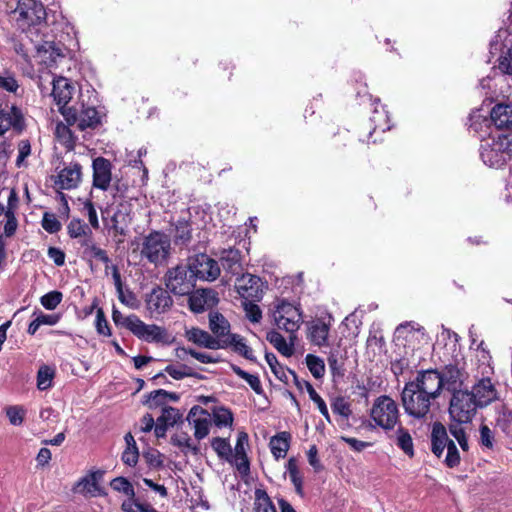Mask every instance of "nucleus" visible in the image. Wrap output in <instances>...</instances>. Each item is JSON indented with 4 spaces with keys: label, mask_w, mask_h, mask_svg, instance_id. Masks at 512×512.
Listing matches in <instances>:
<instances>
[{
    "label": "nucleus",
    "mask_w": 512,
    "mask_h": 512,
    "mask_svg": "<svg viewBox=\"0 0 512 512\" xmlns=\"http://www.w3.org/2000/svg\"><path fill=\"white\" fill-rule=\"evenodd\" d=\"M188 271L189 269L182 265L169 269L166 274V287L176 295L189 294L194 287V276L188 274Z\"/></svg>",
    "instance_id": "obj_12"
},
{
    "label": "nucleus",
    "mask_w": 512,
    "mask_h": 512,
    "mask_svg": "<svg viewBox=\"0 0 512 512\" xmlns=\"http://www.w3.org/2000/svg\"><path fill=\"white\" fill-rule=\"evenodd\" d=\"M187 421L194 429V437L197 440H202L208 436L211 426L210 413L200 406H193L188 415Z\"/></svg>",
    "instance_id": "obj_19"
},
{
    "label": "nucleus",
    "mask_w": 512,
    "mask_h": 512,
    "mask_svg": "<svg viewBox=\"0 0 512 512\" xmlns=\"http://www.w3.org/2000/svg\"><path fill=\"white\" fill-rule=\"evenodd\" d=\"M287 471L297 493L302 494L303 479L298 470L297 461L294 458L288 460Z\"/></svg>",
    "instance_id": "obj_45"
},
{
    "label": "nucleus",
    "mask_w": 512,
    "mask_h": 512,
    "mask_svg": "<svg viewBox=\"0 0 512 512\" xmlns=\"http://www.w3.org/2000/svg\"><path fill=\"white\" fill-rule=\"evenodd\" d=\"M170 250V237L161 231H152L144 236L140 253L148 262L159 266L167 261Z\"/></svg>",
    "instance_id": "obj_3"
},
{
    "label": "nucleus",
    "mask_w": 512,
    "mask_h": 512,
    "mask_svg": "<svg viewBox=\"0 0 512 512\" xmlns=\"http://www.w3.org/2000/svg\"><path fill=\"white\" fill-rule=\"evenodd\" d=\"M95 324H96V330L100 335H104V336L111 335V330H110L109 324H108V322L105 318L104 312L101 308H99L97 310Z\"/></svg>",
    "instance_id": "obj_63"
},
{
    "label": "nucleus",
    "mask_w": 512,
    "mask_h": 512,
    "mask_svg": "<svg viewBox=\"0 0 512 512\" xmlns=\"http://www.w3.org/2000/svg\"><path fill=\"white\" fill-rule=\"evenodd\" d=\"M242 512H276V509L266 491L256 489L252 509L242 510Z\"/></svg>",
    "instance_id": "obj_36"
},
{
    "label": "nucleus",
    "mask_w": 512,
    "mask_h": 512,
    "mask_svg": "<svg viewBox=\"0 0 512 512\" xmlns=\"http://www.w3.org/2000/svg\"><path fill=\"white\" fill-rule=\"evenodd\" d=\"M305 361L309 371L316 379L322 378L324 376L325 364L320 357L313 354H308L305 357Z\"/></svg>",
    "instance_id": "obj_44"
},
{
    "label": "nucleus",
    "mask_w": 512,
    "mask_h": 512,
    "mask_svg": "<svg viewBox=\"0 0 512 512\" xmlns=\"http://www.w3.org/2000/svg\"><path fill=\"white\" fill-rule=\"evenodd\" d=\"M248 444V435L244 432L239 433L235 445V459L238 469L246 472L249 469V463L246 456L245 446Z\"/></svg>",
    "instance_id": "obj_34"
},
{
    "label": "nucleus",
    "mask_w": 512,
    "mask_h": 512,
    "mask_svg": "<svg viewBox=\"0 0 512 512\" xmlns=\"http://www.w3.org/2000/svg\"><path fill=\"white\" fill-rule=\"evenodd\" d=\"M211 446L221 458H228L231 455L232 449L229 442L220 437H216L211 441Z\"/></svg>",
    "instance_id": "obj_55"
},
{
    "label": "nucleus",
    "mask_w": 512,
    "mask_h": 512,
    "mask_svg": "<svg viewBox=\"0 0 512 512\" xmlns=\"http://www.w3.org/2000/svg\"><path fill=\"white\" fill-rule=\"evenodd\" d=\"M258 301H242L246 318L252 323H259L262 319V310L257 304Z\"/></svg>",
    "instance_id": "obj_46"
},
{
    "label": "nucleus",
    "mask_w": 512,
    "mask_h": 512,
    "mask_svg": "<svg viewBox=\"0 0 512 512\" xmlns=\"http://www.w3.org/2000/svg\"><path fill=\"white\" fill-rule=\"evenodd\" d=\"M266 339L282 355L289 357L293 354V343H288L278 331H268Z\"/></svg>",
    "instance_id": "obj_35"
},
{
    "label": "nucleus",
    "mask_w": 512,
    "mask_h": 512,
    "mask_svg": "<svg viewBox=\"0 0 512 512\" xmlns=\"http://www.w3.org/2000/svg\"><path fill=\"white\" fill-rule=\"evenodd\" d=\"M63 295L60 291H51L43 295L40 302L47 310H54L62 301Z\"/></svg>",
    "instance_id": "obj_53"
},
{
    "label": "nucleus",
    "mask_w": 512,
    "mask_h": 512,
    "mask_svg": "<svg viewBox=\"0 0 512 512\" xmlns=\"http://www.w3.org/2000/svg\"><path fill=\"white\" fill-rule=\"evenodd\" d=\"M481 408L473 395L466 390L455 391L450 399L449 417L450 420L470 423L474 418L477 409Z\"/></svg>",
    "instance_id": "obj_6"
},
{
    "label": "nucleus",
    "mask_w": 512,
    "mask_h": 512,
    "mask_svg": "<svg viewBox=\"0 0 512 512\" xmlns=\"http://www.w3.org/2000/svg\"><path fill=\"white\" fill-rule=\"evenodd\" d=\"M103 221L111 233L114 242L118 245L124 243L125 237L128 234V228L132 221L130 216V209L127 204L121 203L117 206L109 222L103 217Z\"/></svg>",
    "instance_id": "obj_9"
},
{
    "label": "nucleus",
    "mask_w": 512,
    "mask_h": 512,
    "mask_svg": "<svg viewBox=\"0 0 512 512\" xmlns=\"http://www.w3.org/2000/svg\"><path fill=\"white\" fill-rule=\"evenodd\" d=\"M223 342L227 343V347L231 346L233 351L249 361H256L251 347L246 343L244 337L238 334H230L228 337L223 339Z\"/></svg>",
    "instance_id": "obj_29"
},
{
    "label": "nucleus",
    "mask_w": 512,
    "mask_h": 512,
    "mask_svg": "<svg viewBox=\"0 0 512 512\" xmlns=\"http://www.w3.org/2000/svg\"><path fill=\"white\" fill-rule=\"evenodd\" d=\"M209 327L217 339H225L229 336L230 324L220 313H211L209 315Z\"/></svg>",
    "instance_id": "obj_30"
},
{
    "label": "nucleus",
    "mask_w": 512,
    "mask_h": 512,
    "mask_svg": "<svg viewBox=\"0 0 512 512\" xmlns=\"http://www.w3.org/2000/svg\"><path fill=\"white\" fill-rule=\"evenodd\" d=\"M410 387L437 399L444 385V379L437 370H425L417 374L413 381L408 382Z\"/></svg>",
    "instance_id": "obj_11"
},
{
    "label": "nucleus",
    "mask_w": 512,
    "mask_h": 512,
    "mask_svg": "<svg viewBox=\"0 0 512 512\" xmlns=\"http://www.w3.org/2000/svg\"><path fill=\"white\" fill-rule=\"evenodd\" d=\"M25 128L24 115L17 106H6L0 108V136L12 130L20 134Z\"/></svg>",
    "instance_id": "obj_15"
},
{
    "label": "nucleus",
    "mask_w": 512,
    "mask_h": 512,
    "mask_svg": "<svg viewBox=\"0 0 512 512\" xmlns=\"http://www.w3.org/2000/svg\"><path fill=\"white\" fill-rule=\"evenodd\" d=\"M55 370L47 365L41 366L37 373V388L47 390L52 386Z\"/></svg>",
    "instance_id": "obj_42"
},
{
    "label": "nucleus",
    "mask_w": 512,
    "mask_h": 512,
    "mask_svg": "<svg viewBox=\"0 0 512 512\" xmlns=\"http://www.w3.org/2000/svg\"><path fill=\"white\" fill-rule=\"evenodd\" d=\"M401 400L406 414L415 419H425L431 412L436 399L417 391L406 383L401 394Z\"/></svg>",
    "instance_id": "obj_5"
},
{
    "label": "nucleus",
    "mask_w": 512,
    "mask_h": 512,
    "mask_svg": "<svg viewBox=\"0 0 512 512\" xmlns=\"http://www.w3.org/2000/svg\"><path fill=\"white\" fill-rule=\"evenodd\" d=\"M467 422H459L451 420L448 425L450 435L458 442L463 453H467L470 449L466 429L463 426Z\"/></svg>",
    "instance_id": "obj_32"
},
{
    "label": "nucleus",
    "mask_w": 512,
    "mask_h": 512,
    "mask_svg": "<svg viewBox=\"0 0 512 512\" xmlns=\"http://www.w3.org/2000/svg\"><path fill=\"white\" fill-rule=\"evenodd\" d=\"M121 508L124 512H158L150 505L139 503L133 497L124 501Z\"/></svg>",
    "instance_id": "obj_51"
},
{
    "label": "nucleus",
    "mask_w": 512,
    "mask_h": 512,
    "mask_svg": "<svg viewBox=\"0 0 512 512\" xmlns=\"http://www.w3.org/2000/svg\"><path fill=\"white\" fill-rule=\"evenodd\" d=\"M130 321L131 332L139 339L146 342H160L163 341L166 335L165 330L155 324H146L138 316L136 319Z\"/></svg>",
    "instance_id": "obj_21"
},
{
    "label": "nucleus",
    "mask_w": 512,
    "mask_h": 512,
    "mask_svg": "<svg viewBox=\"0 0 512 512\" xmlns=\"http://www.w3.org/2000/svg\"><path fill=\"white\" fill-rule=\"evenodd\" d=\"M31 154V144L29 140H21L18 144V156L16 159L17 167L25 165L26 158Z\"/></svg>",
    "instance_id": "obj_62"
},
{
    "label": "nucleus",
    "mask_w": 512,
    "mask_h": 512,
    "mask_svg": "<svg viewBox=\"0 0 512 512\" xmlns=\"http://www.w3.org/2000/svg\"><path fill=\"white\" fill-rule=\"evenodd\" d=\"M186 338L198 346L208 349H224L227 348V343L223 339L213 337L209 332L199 328H191L186 331Z\"/></svg>",
    "instance_id": "obj_25"
},
{
    "label": "nucleus",
    "mask_w": 512,
    "mask_h": 512,
    "mask_svg": "<svg viewBox=\"0 0 512 512\" xmlns=\"http://www.w3.org/2000/svg\"><path fill=\"white\" fill-rule=\"evenodd\" d=\"M431 450L438 458L442 457L445 449L446 455L444 463L449 468L459 466L461 462V454L453 440L449 439L446 427L440 423L435 422L431 431Z\"/></svg>",
    "instance_id": "obj_2"
},
{
    "label": "nucleus",
    "mask_w": 512,
    "mask_h": 512,
    "mask_svg": "<svg viewBox=\"0 0 512 512\" xmlns=\"http://www.w3.org/2000/svg\"><path fill=\"white\" fill-rule=\"evenodd\" d=\"M371 418L381 428L391 430L399 419L397 403L389 396H379L373 403Z\"/></svg>",
    "instance_id": "obj_7"
},
{
    "label": "nucleus",
    "mask_w": 512,
    "mask_h": 512,
    "mask_svg": "<svg viewBox=\"0 0 512 512\" xmlns=\"http://www.w3.org/2000/svg\"><path fill=\"white\" fill-rule=\"evenodd\" d=\"M173 445L181 448L182 450H190L195 454L198 452V448L193 444L191 438L187 433H179L171 438Z\"/></svg>",
    "instance_id": "obj_50"
},
{
    "label": "nucleus",
    "mask_w": 512,
    "mask_h": 512,
    "mask_svg": "<svg viewBox=\"0 0 512 512\" xmlns=\"http://www.w3.org/2000/svg\"><path fill=\"white\" fill-rule=\"evenodd\" d=\"M69 124L59 122L55 127V136L60 144L65 146L68 150H72L75 146L76 137L73 135Z\"/></svg>",
    "instance_id": "obj_38"
},
{
    "label": "nucleus",
    "mask_w": 512,
    "mask_h": 512,
    "mask_svg": "<svg viewBox=\"0 0 512 512\" xmlns=\"http://www.w3.org/2000/svg\"><path fill=\"white\" fill-rule=\"evenodd\" d=\"M211 419L217 427H227L231 426L233 423V415L231 411L224 407L215 408Z\"/></svg>",
    "instance_id": "obj_43"
},
{
    "label": "nucleus",
    "mask_w": 512,
    "mask_h": 512,
    "mask_svg": "<svg viewBox=\"0 0 512 512\" xmlns=\"http://www.w3.org/2000/svg\"><path fill=\"white\" fill-rule=\"evenodd\" d=\"M75 93V87L67 78L58 77L53 80L52 97L58 106L59 112L63 115L66 122L75 121L73 106L68 107Z\"/></svg>",
    "instance_id": "obj_8"
},
{
    "label": "nucleus",
    "mask_w": 512,
    "mask_h": 512,
    "mask_svg": "<svg viewBox=\"0 0 512 512\" xmlns=\"http://www.w3.org/2000/svg\"><path fill=\"white\" fill-rule=\"evenodd\" d=\"M479 443L480 445L488 450H492L495 443V434L494 432L485 424L481 425L479 428Z\"/></svg>",
    "instance_id": "obj_52"
},
{
    "label": "nucleus",
    "mask_w": 512,
    "mask_h": 512,
    "mask_svg": "<svg viewBox=\"0 0 512 512\" xmlns=\"http://www.w3.org/2000/svg\"><path fill=\"white\" fill-rule=\"evenodd\" d=\"M93 186L106 191L112 180V165L109 160L98 157L93 160Z\"/></svg>",
    "instance_id": "obj_24"
},
{
    "label": "nucleus",
    "mask_w": 512,
    "mask_h": 512,
    "mask_svg": "<svg viewBox=\"0 0 512 512\" xmlns=\"http://www.w3.org/2000/svg\"><path fill=\"white\" fill-rule=\"evenodd\" d=\"M102 477L103 471H92L77 481L74 491L84 496L95 497L97 495H102L104 494V491L99 485V481Z\"/></svg>",
    "instance_id": "obj_23"
},
{
    "label": "nucleus",
    "mask_w": 512,
    "mask_h": 512,
    "mask_svg": "<svg viewBox=\"0 0 512 512\" xmlns=\"http://www.w3.org/2000/svg\"><path fill=\"white\" fill-rule=\"evenodd\" d=\"M15 13L19 16L18 20L28 26L40 24L46 19L45 7L38 0H19Z\"/></svg>",
    "instance_id": "obj_13"
},
{
    "label": "nucleus",
    "mask_w": 512,
    "mask_h": 512,
    "mask_svg": "<svg viewBox=\"0 0 512 512\" xmlns=\"http://www.w3.org/2000/svg\"><path fill=\"white\" fill-rule=\"evenodd\" d=\"M146 308L151 317H157L167 312L173 305L169 292L161 287H155L146 296Z\"/></svg>",
    "instance_id": "obj_18"
},
{
    "label": "nucleus",
    "mask_w": 512,
    "mask_h": 512,
    "mask_svg": "<svg viewBox=\"0 0 512 512\" xmlns=\"http://www.w3.org/2000/svg\"><path fill=\"white\" fill-rule=\"evenodd\" d=\"M221 264L223 269L231 274L238 275L242 272L241 254L237 249L224 250L221 254Z\"/></svg>",
    "instance_id": "obj_28"
},
{
    "label": "nucleus",
    "mask_w": 512,
    "mask_h": 512,
    "mask_svg": "<svg viewBox=\"0 0 512 512\" xmlns=\"http://www.w3.org/2000/svg\"><path fill=\"white\" fill-rule=\"evenodd\" d=\"M67 230L71 238H79L91 234L87 225L80 219H72L67 226Z\"/></svg>",
    "instance_id": "obj_48"
},
{
    "label": "nucleus",
    "mask_w": 512,
    "mask_h": 512,
    "mask_svg": "<svg viewBox=\"0 0 512 512\" xmlns=\"http://www.w3.org/2000/svg\"><path fill=\"white\" fill-rule=\"evenodd\" d=\"M235 288L242 301H261L264 295L263 282L252 274H243L238 278Z\"/></svg>",
    "instance_id": "obj_14"
},
{
    "label": "nucleus",
    "mask_w": 512,
    "mask_h": 512,
    "mask_svg": "<svg viewBox=\"0 0 512 512\" xmlns=\"http://www.w3.org/2000/svg\"><path fill=\"white\" fill-rule=\"evenodd\" d=\"M82 180V167L77 162L65 165L54 177V187L62 190H71L78 187Z\"/></svg>",
    "instance_id": "obj_17"
},
{
    "label": "nucleus",
    "mask_w": 512,
    "mask_h": 512,
    "mask_svg": "<svg viewBox=\"0 0 512 512\" xmlns=\"http://www.w3.org/2000/svg\"><path fill=\"white\" fill-rule=\"evenodd\" d=\"M136 318H137V316L134 315V314H131V315H128V316H124L116 308H113V310H112V319H113V322L115 323V325L123 326L126 329H128L130 332H131V325L129 324L130 320H131V322L134 323V321L132 319H136Z\"/></svg>",
    "instance_id": "obj_61"
},
{
    "label": "nucleus",
    "mask_w": 512,
    "mask_h": 512,
    "mask_svg": "<svg viewBox=\"0 0 512 512\" xmlns=\"http://www.w3.org/2000/svg\"><path fill=\"white\" fill-rule=\"evenodd\" d=\"M307 392L309 394L310 399L317 405V408L319 409L320 413L328 422H331L329 411L325 401L317 393V391L313 388V386L310 383H307Z\"/></svg>",
    "instance_id": "obj_49"
},
{
    "label": "nucleus",
    "mask_w": 512,
    "mask_h": 512,
    "mask_svg": "<svg viewBox=\"0 0 512 512\" xmlns=\"http://www.w3.org/2000/svg\"><path fill=\"white\" fill-rule=\"evenodd\" d=\"M490 121L499 129L512 128V105H496L490 113Z\"/></svg>",
    "instance_id": "obj_27"
},
{
    "label": "nucleus",
    "mask_w": 512,
    "mask_h": 512,
    "mask_svg": "<svg viewBox=\"0 0 512 512\" xmlns=\"http://www.w3.org/2000/svg\"><path fill=\"white\" fill-rule=\"evenodd\" d=\"M480 407L489 405L497 399V390L489 378L479 380L470 392Z\"/></svg>",
    "instance_id": "obj_26"
},
{
    "label": "nucleus",
    "mask_w": 512,
    "mask_h": 512,
    "mask_svg": "<svg viewBox=\"0 0 512 512\" xmlns=\"http://www.w3.org/2000/svg\"><path fill=\"white\" fill-rule=\"evenodd\" d=\"M188 269L195 278L205 281L216 280L221 272L218 262L203 253L189 259Z\"/></svg>",
    "instance_id": "obj_10"
},
{
    "label": "nucleus",
    "mask_w": 512,
    "mask_h": 512,
    "mask_svg": "<svg viewBox=\"0 0 512 512\" xmlns=\"http://www.w3.org/2000/svg\"><path fill=\"white\" fill-rule=\"evenodd\" d=\"M42 227L48 233L52 234L58 232L61 229V223L58 221L54 214L46 212L43 215Z\"/></svg>",
    "instance_id": "obj_59"
},
{
    "label": "nucleus",
    "mask_w": 512,
    "mask_h": 512,
    "mask_svg": "<svg viewBox=\"0 0 512 512\" xmlns=\"http://www.w3.org/2000/svg\"><path fill=\"white\" fill-rule=\"evenodd\" d=\"M82 213H83V215L87 216L90 225L94 229L99 228V220H98L97 212L94 207V204L90 200H87L83 203Z\"/></svg>",
    "instance_id": "obj_58"
},
{
    "label": "nucleus",
    "mask_w": 512,
    "mask_h": 512,
    "mask_svg": "<svg viewBox=\"0 0 512 512\" xmlns=\"http://www.w3.org/2000/svg\"><path fill=\"white\" fill-rule=\"evenodd\" d=\"M509 146L507 136L503 134L492 135L482 140L480 146L481 159L489 167H501L511 156Z\"/></svg>",
    "instance_id": "obj_4"
},
{
    "label": "nucleus",
    "mask_w": 512,
    "mask_h": 512,
    "mask_svg": "<svg viewBox=\"0 0 512 512\" xmlns=\"http://www.w3.org/2000/svg\"><path fill=\"white\" fill-rule=\"evenodd\" d=\"M178 399L179 396L176 393L158 389L148 395L146 404L149 408H157L166 405L168 402H176Z\"/></svg>",
    "instance_id": "obj_33"
},
{
    "label": "nucleus",
    "mask_w": 512,
    "mask_h": 512,
    "mask_svg": "<svg viewBox=\"0 0 512 512\" xmlns=\"http://www.w3.org/2000/svg\"><path fill=\"white\" fill-rule=\"evenodd\" d=\"M180 418L179 411L173 407H164L162 414L158 418V422H163L168 426H173L177 423Z\"/></svg>",
    "instance_id": "obj_57"
},
{
    "label": "nucleus",
    "mask_w": 512,
    "mask_h": 512,
    "mask_svg": "<svg viewBox=\"0 0 512 512\" xmlns=\"http://www.w3.org/2000/svg\"><path fill=\"white\" fill-rule=\"evenodd\" d=\"M371 123L374 125L373 132H385L390 129L389 115L386 109L382 106L380 109L375 107L373 115L370 118Z\"/></svg>",
    "instance_id": "obj_39"
},
{
    "label": "nucleus",
    "mask_w": 512,
    "mask_h": 512,
    "mask_svg": "<svg viewBox=\"0 0 512 512\" xmlns=\"http://www.w3.org/2000/svg\"><path fill=\"white\" fill-rule=\"evenodd\" d=\"M291 435L288 432H281L270 440V449L276 459L284 458L290 446Z\"/></svg>",
    "instance_id": "obj_31"
},
{
    "label": "nucleus",
    "mask_w": 512,
    "mask_h": 512,
    "mask_svg": "<svg viewBox=\"0 0 512 512\" xmlns=\"http://www.w3.org/2000/svg\"><path fill=\"white\" fill-rule=\"evenodd\" d=\"M189 308L195 313H201L206 309L216 306L219 302L218 293L210 288L197 289L190 294Z\"/></svg>",
    "instance_id": "obj_22"
},
{
    "label": "nucleus",
    "mask_w": 512,
    "mask_h": 512,
    "mask_svg": "<svg viewBox=\"0 0 512 512\" xmlns=\"http://www.w3.org/2000/svg\"><path fill=\"white\" fill-rule=\"evenodd\" d=\"M396 444L409 457L414 455L413 440L408 430L399 427L396 431Z\"/></svg>",
    "instance_id": "obj_40"
},
{
    "label": "nucleus",
    "mask_w": 512,
    "mask_h": 512,
    "mask_svg": "<svg viewBox=\"0 0 512 512\" xmlns=\"http://www.w3.org/2000/svg\"><path fill=\"white\" fill-rule=\"evenodd\" d=\"M269 315L272 323L278 329L289 333L291 339L295 338L294 334L303 322L302 310L299 305L284 298H276L270 304Z\"/></svg>",
    "instance_id": "obj_1"
},
{
    "label": "nucleus",
    "mask_w": 512,
    "mask_h": 512,
    "mask_svg": "<svg viewBox=\"0 0 512 512\" xmlns=\"http://www.w3.org/2000/svg\"><path fill=\"white\" fill-rule=\"evenodd\" d=\"M332 411L344 418H348L351 414L350 405L343 397H338L331 405Z\"/></svg>",
    "instance_id": "obj_60"
},
{
    "label": "nucleus",
    "mask_w": 512,
    "mask_h": 512,
    "mask_svg": "<svg viewBox=\"0 0 512 512\" xmlns=\"http://www.w3.org/2000/svg\"><path fill=\"white\" fill-rule=\"evenodd\" d=\"M113 490L118 492H123L127 496L131 498L134 497V489L131 483L124 477H117L113 479L110 483Z\"/></svg>",
    "instance_id": "obj_56"
},
{
    "label": "nucleus",
    "mask_w": 512,
    "mask_h": 512,
    "mask_svg": "<svg viewBox=\"0 0 512 512\" xmlns=\"http://www.w3.org/2000/svg\"><path fill=\"white\" fill-rule=\"evenodd\" d=\"M6 415L10 424L14 426L22 425L25 417V409L21 406H9L6 408Z\"/></svg>",
    "instance_id": "obj_54"
},
{
    "label": "nucleus",
    "mask_w": 512,
    "mask_h": 512,
    "mask_svg": "<svg viewBox=\"0 0 512 512\" xmlns=\"http://www.w3.org/2000/svg\"><path fill=\"white\" fill-rule=\"evenodd\" d=\"M6 222L4 224V235L6 237H11L16 233L18 222L15 217V214H12L11 211H5Z\"/></svg>",
    "instance_id": "obj_64"
},
{
    "label": "nucleus",
    "mask_w": 512,
    "mask_h": 512,
    "mask_svg": "<svg viewBox=\"0 0 512 512\" xmlns=\"http://www.w3.org/2000/svg\"><path fill=\"white\" fill-rule=\"evenodd\" d=\"M174 242L176 245H186L191 240V227L187 221H178L174 227Z\"/></svg>",
    "instance_id": "obj_41"
},
{
    "label": "nucleus",
    "mask_w": 512,
    "mask_h": 512,
    "mask_svg": "<svg viewBox=\"0 0 512 512\" xmlns=\"http://www.w3.org/2000/svg\"><path fill=\"white\" fill-rule=\"evenodd\" d=\"M164 371L175 380H181L194 375L192 369L185 364L168 365Z\"/></svg>",
    "instance_id": "obj_47"
},
{
    "label": "nucleus",
    "mask_w": 512,
    "mask_h": 512,
    "mask_svg": "<svg viewBox=\"0 0 512 512\" xmlns=\"http://www.w3.org/2000/svg\"><path fill=\"white\" fill-rule=\"evenodd\" d=\"M114 279L119 301L131 309H137L139 307V301L136 295L130 290L123 289L118 273L114 274Z\"/></svg>",
    "instance_id": "obj_37"
},
{
    "label": "nucleus",
    "mask_w": 512,
    "mask_h": 512,
    "mask_svg": "<svg viewBox=\"0 0 512 512\" xmlns=\"http://www.w3.org/2000/svg\"><path fill=\"white\" fill-rule=\"evenodd\" d=\"M75 121L67 122L69 125H77L80 130L95 128L100 123V116L95 106L85 103L83 99L73 106Z\"/></svg>",
    "instance_id": "obj_16"
},
{
    "label": "nucleus",
    "mask_w": 512,
    "mask_h": 512,
    "mask_svg": "<svg viewBox=\"0 0 512 512\" xmlns=\"http://www.w3.org/2000/svg\"><path fill=\"white\" fill-rule=\"evenodd\" d=\"M308 341L318 347L329 346L328 338L331 328V320L326 322L322 318L313 319L306 324Z\"/></svg>",
    "instance_id": "obj_20"
}]
</instances>
